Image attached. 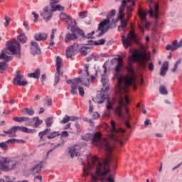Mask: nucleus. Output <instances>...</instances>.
I'll return each instance as SVG.
<instances>
[{"instance_id":"1","label":"nucleus","mask_w":182,"mask_h":182,"mask_svg":"<svg viewBox=\"0 0 182 182\" xmlns=\"http://www.w3.org/2000/svg\"><path fill=\"white\" fill-rule=\"evenodd\" d=\"M113 60L115 63H117L115 68V77L118 82V92L121 90L125 92H129V86H133V90H136L137 89V85H136L137 75H136V73L132 65L127 67V74L123 77L120 75V72L123 69V60L119 58H114Z\"/></svg>"},{"instance_id":"2","label":"nucleus","mask_w":182,"mask_h":182,"mask_svg":"<svg viewBox=\"0 0 182 182\" xmlns=\"http://www.w3.org/2000/svg\"><path fill=\"white\" fill-rule=\"evenodd\" d=\"M95 167H96V176H92L93 182L97 181L98 179L102 182H114L113 176H109L107 178H105L106 174H107L110 170H109V167H107L106 164H102V163L99 161L97 156H93L91 159V163L88 161V166L83 168V171L87 176L89 171H90L92 168H95Z\"/></svg>"},{"instance_id":"3","label":"nucleus","mask_w":182,"mask_h":182,"mask_svg":"<svg viewBox=\"0 0 182 182\" xmlns=\"http://www.w3.org/2000/svg\"><path fill=\"white\" fill-rule=\"evenodd\" d=\"M89 64H85L84 65V70H81L80 71V75H81V77L75 78L74 80H68L67 84L73 85L75 82H77V83H80L81 85H83V86L89 87V86H90V79L91 82H93V80H95V79H96V77L97 76V70L94 69L93 72L95 73V75H90V73H89Z\"/></svg>"},{"instance_id":"4","label":"nucleus","mask_w":182,"mask_h":182,"mask_svg":"<svg viewBox=\"0 0 182 182\" xmlns=\"http://www.w3.org/2000/svg\"><path fill=\"white\" fill-rule=\"evenodd\" d=\"M127 93H129V92H124L123 90L118 91V95L119 96L118 101L119 105L115 109V113L121 120H126V119L128 120L130 119V114H129V109H127V107L125 108L126 116L123 115L122 113V107H126V105H129V103H130Z\"/></svg>"},{"instance_id":"5","label":"nucleus","mask_w":182,"mask_h":182,"mask_svg":"<svg viewBox=\"0 0 182 182\" xmlns=\"http://www.w3.org/2000/svg\"><path fill=\"white\" fill-rule=\"evenodd\" d=\"M91 141L98 147H100V149L105 150L108 154H110L114 149L113 144H110L109 139H102V133L99 132L91 134Z\"/></svg>"},{"instance_id":"6","label":"nucleus","mask_w":182,"mask_h":182,"mask_svg":"<svg viewBox=\"0 0 182 182\" xmlns=\"http://www.w3.org/2000/svg\"><path fill=\"white\" fill-rule=\"evenodd\" d=\"M126 5H127V1L126 0H123L119 9V16L116 18L115 21L112 19L113 23H117V21L121 20L120 26L122 29H126V28H127V22H129V20L127 19L122 20L123 18H124V9H126Z\"/></svg>"},{"instance_id":"7","label":"nucleus","mask_w":182,"mask_h":182,"mask_svg":"<svg viewBox=\"0 0 182 182\" xmlns=\"http://www.w3.org/2000/svg\"><path fill=\"white\" fill-rule=\"evenodd\" d=\"M18 166V163L14 161L11 158H1L0 160V169L3 171H11L14 170Z\"/></svg>"},{"instance_id":"8","label":"nucleus","mask_w":182,"mask_h":182,"mask_svg":"<svg viewBox=\"0 0 182 182\" xmlns=\"http://www.w3.org/2000/svg\"><path fill=\"white\" fill-rule=\"evenodd\" d=\"M123 46L127 49L129 46H132V43H134V42H139V36L134 33V30L129 31L127 37L124 36H122V38Z\"/></svg>"},{"instance_id":"9","label":"nucleus","mask_w":182,"mask_h":182,"mask_svg":"<svg viewBox=\"0 0 182 182\" xmlns=\"http://www.w3.org/2000/svg\"><path fill=\"white\" fill-rule=\"evenodd\" d=\"M7 49L12 53V55H17L18 58L21 56V44L18 41L13 40L11 41H8L7 43Z\"/></svg>"},{"instance_id":"10","label":"nucleus","mask_w":182,"mask_h":182,"mask_svg":"<svg viewBox=\"0 0 182 182\" xmlns=\"http://www.w3.org/2000/svg\"><path fill=\"white\" fill-rule=\"evenodd\" d=\"M159 6H158V4L153 3V1L151 0L148 14H149V16L154 18V19L155 20V23H157V22H159V19H160V11H159Z\"/></svg>"},{"instance_id":"11","label":"nucleus","mask_w":182,"mask_h":182,"mask_svg":"<svg viewBox=\"0 0 182 182\" xmlns=\"http://www.w3.org/2000/svg\"><path fill=\"white\" fill-rule=\"evenodd\" d=\"M134 60L141 62L143 66H146V60H150V55L146 53H140L139 50H135L132 54Z\"/></svg>"},{"instance_id":"12","label":"nucleus","mask_w":182,"mask_h":182,"mask_svg":"<svg viewBox=\"0 0 182 182\" xmlns=\"http://www.w3.org/2000/svg\"><path fill=\"white\" fill-rule=\"evenodd\" d=\"M62 58L60 57H57L56 58V73L55 74V78H54V86H58V84L59 83V80H60V76L63 75V73H60V68H62Z\"/></svg>"},{"instance_id":"13","label":"nucleus","mask_w":182,"mask_h":182,"mask_svg":"<svg viewBox=\"0 0 182 182\" xmlns=\"http://www.w3.org/2000/svg\"><path fill=\"white\" fill-rule=\"evenodd\" d=\"M110 23V20L109 18L103 20L101 23H99L98 29L96 31L97 37L100 38L103 36L107 31H109V26L107 27L106 31H105V26Z\"/></svg>"},{"instance_id":"14","label":"nucleus","mask_w":182,"mask_h":182,"mask_svg":"<svg viewBox=\"0 0 182 182\" xmlns=\"http://www.w3.org/2000/svg\"><path fill=\"white\" fill-rule=\"evenodd\" d=\"M110 23V20L109 18L103 20L101 23H99L98 29L96 31L97 37L100 38L103 36L107 31H109V26L107 27L106 31H105V26Z\"/></svg>"},{"instance_id":"15","label":"nucleus","mask_w":182,"mask_h":182,"mask_svg":"<svg viewBox=\"0 0 182 182\" xmlns=\"http://www.w3.org/2000/svg\"><path fill=\"white\" fill-rule=\"evenodd\" d=\"M40 15L46 22H49L53 16V10L50 6H47L40 12Z\"/></svg>"},{"instance_id":"16","label":"nucleus","mask_w":182,"mask_h":182,"mask_svg":"<svg viewBox=\"0 0 182 182\" xmlns=\"http://www.w3.org/2000/svg\"><path fill=\"white\" fill-rule=\"evenodd\" d=\"M80 49L79 44L75 43L73 45L68 47L66 50V58H73L77 54V50Z\"/></svg>"},{"instance_id":"17","label":"nucleus","mask_w":182,"mask_h":182,"mask_svg":"<svg viewBox=\"0 0 182 182\" xmlns=\"http://www.w3.org/2000/svg\"><path fill=\"white\" fill-rule=\"evenodd\" d=\"M16 73V76L13 80L14 84L17 85V86H26V85H28V81L23 80V75H21V71L17 70Z\"/></svg>"},{"instance_id":"18","label":"nucleus","mask_w":182,"mask_h":182,"mask_svg":"<svg viewBox=\"0 0 182 182\" xmlns=\"http://www.w3.org/2000/svg\"><path fill=\"white\" fill-rule=\"evenodd\" d=\"M76 21H71V25L70 24V28L71 32H73L75 35H80L82 38H85V32L83 30L76 27Z\"/></svg>"},{"instance_id":"19","label":"nucleus","mask_w":182,"mask_h":182,"mask_svg":"<svg viewBox=\"0 0 182 182\" xmlns=\"http://www.w3.org/2000/svg\"><path fill=\"white\" fill-rule=\"evenodd\" d=\"M30 52L32 55H41V48L36 41H31Z\"/></svg>"},{"instance_id":"20","label":"nucleus","mask_w":182,"mask_h":182,"mask_svg":"<svg viewBox=\"0 0 182 182\" xmlns=\"http://www.w3.org/2000/svg\"><path fill=\"white\" fill-rule=\"evenodd\" d=\"M69 154L70 157H77L80 154V147L77 145L69 147Z\"/></svg>"},{"instance_id":"21","label":"nucleus","mask_w":182,"mask_h":182,"mask_svg":"<svg viewBox=\"0 0 182 182\" xmlns=\"http://www.w3.org/2000/svg\"><path fill=\"white\" fill-rule=\"evenodd\" d=\"M182 46V39L180 41L179 43L178 41H177V40H175L173 41L172 45H168L166 47V50H172V52H173V50H177V49H178V48H181Z\"/></svg>"},{"instance_id":"22","label":"nucleus","mask_w":182,"mask_h":182,"mask_svg":"<svg viewBox=\"0 0 182 182\" xmlns=\"http://www.w3.org/2000/svg\"><path fill=\"white\" fill-rule=\"evenodd\" d=\"M16 132H21V127L15 126L11 127L8 131H4L6 134H9V137H16Z\"/></svg>"},{"instance_id":"23","label":"nucleus","mask_w":182,"mask_h":182,"mask_svg":"<svg viewBox=\"0 0 182 182\" xmlns=\"http://www.w3.org/2000/svg\"><path fill=\"white\" fill-rule=\"evenodd\" d=\"M103 68V74H102L101 76V82L103 86H107V83H109V78H107V75L106 73H107V67H106V64H104L102 65Z\"/></svg>"},{"instance_id":"24","label":"nucleus","mask_w":182,"mask_h":182,"mask_svg":"<svg viewBox=\"0 0 182 182\" xmlns=\"http://www.w3.org/2000/svg\"><path fill=\"white\" fill-rule=\"evenodd\" d=\"M34 39L38 42L46 41L48 39V34L45 33H38L34 35Z\"/></svg>"},{"instance_id":"25","label":"nucleus","mask_w":182,"mask_h":182,"mask_svg":"<svg viewBox=\"0 0 182 182\" xmlns=\"http://www.w3.org/2000/svg\"><path fill=\"white\" fill-rule=\"evenodd\" d=\"M77 38V35L75 34L74 32H72V33H68L65 35V41L66 43H69V42H70L72 41H76Z\"/></svg>"},{"instance_id":"26","label":"nucleus","mask_w":182,"mask_h":182,"mask_svg":"<svg viewBox=\"0 0 182 182\" xmlns=\"http://www.w3.org/2000/svg\"><path fill=\"white\" fill-rule=\"evenodd\" d=\"M168 61H165L162 64L160 70V76H166V73H167V70H168Z\"/></svg>"},{"instance_id":"27","label":"nucleus","mask_w":182,"mask_h":182,"mask_svg":"<svg viewBox=\"0 0 182 182\" xmlns=\"http://www.w3.org/2000/svg\"><path fill=\"white\" fill-rule=\"evenodd\" d=\"M111 132H114V133H124L126 132V129H123L122 128L117 129L116 128V122H114V120H112L111 121Z\"/></svg>"},{"instance_id":"28","label":"nucleus","mask_w":182,"mask_h":182,"mask_svg":"<svg viewBox=\"0 0 182 182\" xmlns=\"http://www.w3.org/2000/svg\"><path fill=\"white\" fill-rule=\"evenodd\" d=\"M138 16H139L141 22H146V21H147V12H146L141 8H139L138 10Z\"/></svg>"},{"instance_id":"29","label":"nucleus","mask_w":182,"mask_h":182,"mask_svg":"<svg viewBox=\"0 0 182 182\" xmlns=\"http://www.w3.org/2000/svg\"><path fill=\"white\" fill-rule=\"evenodd\" d=\"M60 19H61L62 21H66L67 23H69V25H72V21H75L70 19V18L63 12L60 13ZM70 27V26H69L68 28L69 29Z\"/></svg>"},{"instance_id":"30","label":"nucleus","mask_w":182,"mask_h":182,"mask_svg":"<svg viewBox=\"0 0 182 182\" xmlns=\"http://www.w3.org/2000/svg\"><path fill=\"white\" fill-rule=\"evenodd\" d=\"M0 59H4L6 62H11L12 57L6 55V49H4L1 53H0Z\"/></svg>"},{"instance_id":"31","label":"nucleus","mask_w":182,"mask_h":182,"mask_svg":"<svg viewBox=\"0 0 182 182\" xmlns=\"http://www.w3.org/2000/svg\"><path fill=\"white\" fill-rule=\"evenodd\" d=\"M79 85V82L77 81H74L73 85H71L70 87V93L73 95V96L77 95V85Z\"/></svg>"},{"instance_id":"32","label":"nucleus","mask_w":182,"mask_h":182,"mask_svg":"<svg viewBox=\"0 0 182 182\" xmlns=\"http://www.w3.org/2000/svg\"><path fill=\"white\" fill-rule=\"evenodd\" d=\"M42 171V166L40 164H37L31 168V174L33 176H36V174H39Z\"/></svg>"},{"instance_id":"33","label":"nucleus","mask_w":182,"mask_h":182,"mask_svg":"<svg viewBox=\"0 0 182 182\" xmlns=\"http://www.w3.org/2000/svg\"><path fill=\"white\" fill-rule=\"evenodd\" d=\"M28 77H33V79H39L41 76V69L36 68L35 72L28 74Z\"/></svg>"},{"instance_id":"34","label":"nucleus","mask_w":182,"mask_h":182,"mask_svg":"<svg viewBox=\"0 0 182 182\" xmlns=\"http://www.w3.org/2000/svg\"><path fill=\"white\" fill-rule=\"evenodd\" d=\"M51 8L53 9V12H56V11L63 12V11H65V7L60 4H55V6H53Z\"/></svg>"},{"instance_id":"35","label":"nucleus","mask_w":182,"mask_h":182,"mask_svg":"<svg viewBox=\"0 0 182 182\" xmlns=\"http://www.w3.org/2000/svg\"><path fill=\"white\" fill-rule=\"evenodd\" d=\"M79 50L82 55H86L87 53H90V48L87 46H82L80 48H79Z\"/></svg>"},{"instance_id":"36","label":"nucleus","mask_w":182,"mask_h":182,"mask_svg":"<svg viewBox=\"0 0 182 182\" xmlns=\"http://www.w3.org/2000/svg\"><path fill=\"white\" fill-rule=\"evenodd\" d=\"M42 124V120L39 119V117H36L33 118V127L36 128L39 127Z\"/></svg>"},{"instance_id":"37","label":"nucleus","mask_w":182,"mask_h":182,"mask_svg":"<svg viewBox=\"0 0 182 182\" xmlns=\"http://www.w3.org/2000/svg\"><path fill=\"white\" fill-rule=\"evenodd\" d=\"M8 68H9V65L7 63H0V73H3Z\"/></svg>"},{"instance_id":"38","label":"nucleus","mask_w":182,"mask_h":182,"mask_svg":"<svg viewBox=\"0 0 182 182\" xmlns=\"http://www.w3.org/2000/svg\"><path fill=\"white\" fill-rule=\"evenodd\" d=\"M116 103L115 98H112V101L111 102L109 100H107V110H113V107L112 105H114Z\"/></svg>"},{"instance_id":"39","label":"nucleus","mask_w":182,"mask_h":182,"mask_svg":"<svg viewBox=\"0 0 182 182\" xmlns=\"http://www.w3.org/2000/svg\"><path fill=\"white\" fill-rule=\"evenodd\" d=\"M21 132L23 133H31L33 134V133H36V129H28L26 127H21Z\"/></svg>"},{"instance_id":"40","label":"nucleus","mask_w":182,"mask_h":182,"mask_svg":"<svg viewBox=\"0 0 182 182\" xmlns=\"http://www.w3.org/2000/svg\"><path fill=\"white\" fill-rule=\"evenodd\" d=\"M49 132H50V129H46L43 132H40L38 133V137H40V140H42V139H43V136H46Z\"/></svg>"},{"instance_id":"41","label":"nucleus","mask_w":182,"mask_h":182,"mask_svg":"<svg viewBox=\"0 0 182 182\" xmlns=\"http://www.w3.org/2000/svg\"><path fill=\"white\" fill-rule=\"evenodd\" d=\"M18 40L21 43H25L26 42V36H25V33H21L19 36H18Z\"/></svg>"},{"instance_id":"42","label":"nucleus","mask_w":182,"mask_h":182,"mask_svg":"<svg viewBox=\"0 0 182 182\" xmlns=\"http://www.w3.org/2000/svg\"><path fill=\"white\" fill-rule=\"evenodd\" d=\"M13 120L17 123H22V122H25V120H26V117H16L13 118Z\"/></svg>"},{"instance_id":"43","label":"nucleus","mask_w":182,"mask_h":182,"mask_svg":"<svg viewBox=\"0 0 182 182\" xmlns=\"http://www.w3.org/2000/svg\"><path fill=\"white\" fill-rule=\"evenodd\" d=\"M24 122H26V123H25L26 126H33V118L30 119L28 117H26V120H24Z\"/></svg>"},{"instance_id":"44","label":"nucleus","mask_w":182,"mask_h":182,"mask_svg":"<svg viewBox=\"0 0 182 182\" xmlns=\"http://www.w3.org/2000/svg\"><path fill=\"white\" fill-rule=\"evenodd\" d=\"M82 140L85 141H92V134H86L84 136H82Z\"/></svg>"},{"instance_id":"45","label":"nucleus","mask_w":182,"mask_h":182,"mask_svg":"<svg viewBox=\"0 0 182 182\" xmlns=\"http://www.w3.org/2000/svg\"><path fill=\"white\" fill-rule=\"evenodd\" d=\"M58 136H60V134L59 133V132H53L50 133V135H48L47 137L48 139H55V137H58Z\"/></svg>"},{"instance_id":"46","label":"nucleus","mask_w":182,"mask_h":182,"mask_svg":"<svg viewBox=\"0 0 182 182\" xmlns=\"http://www.w3.org/2000/svg\"><path fill=\"white\" fill-rule=\"evenodd\" d=\"M181 61H182V58H180L175 63L173 68L171 69V72L174 73V72L177 70V68H178V65L181 63Z\"/></svg>"},{"instance_id":"47","label":"nucleus","mask_w":182,"mask_h":182,"mask_svg":"<svg viewBox=\"0 0 182 182\" xmlns=\"http://www.w3.org/2000/svg\"><path fill=\"white\" fill-rule=\"evenodd\" d=\"M159 92L161 95H167L168 92H167V89H166V87L164 85H161L159 87Z\"/></svg>"},{"instance_id":"48","label":"nucleus","mask_w":182,"mask_h":182,"mask_svg":"<svg viewBox=\"0 0 182 182\" xmlns=\"http://www.w3.org/2000/svg\"><path fill=\"white\" fill-rule=\"evenodd\" d=\"M27 113V114H29V116H33L35 114V111L33 109H31L29 108H26L23 109V112Z\"/></svg>"},{"instance_id":"49","label":"nucleus","mask_w":182,"mask_h":182,"mask_svg":"<svg viewBox=\"0 0 182 182\" xmlns=\"http://www.w3.org/2000/svg\"><path fill=\"white\" fill-rule=\"evenodd\" d=\"M68 122H70V118L69 115H65L62 121H60V123L61 124H65V123H68Z\"/></svg>"},{"instance_id":"50","label":"nucleus","mask_w":182,"mask_h":182,"mask_svg":"<svg viewBox=\"0 0 182 182\" xmlns=\"http://www.w3.org/2000/svg\"><path fill=\"white\" fill-rule=\"evenodd\" d=\"M8 142L6 141L5 142H1L0 143V149H2V150H8Z\"/></svg>"},{"instance_id":"51","label":"nucleus","mask_w":182,"mask_h":182,"mask_svg":"<svg viewBox=\"0 0 182 182\" xmlns=\"http://www.w3.org/2000/svg\"><path fill=\"white\" fill-rule=\"evenodd\" d=\"M132 12H133V8H132L130 6L127 7V16H128L127 20L128 21H129V19H130Z\"/></svg>"},{"instance_id":"52","label":"nucleus","mask_w":182,"mask_h":182,"mask_svg":"<svg viewBox=\"0 0 182 182\" xmlns=\"http://www.w3.org/2000/svg\"><path fill=\"white\" fill-rule=\"evenodd\" d=\"M60 0H50V7L53 8V6H56V4H59Z\"/></svg>"},{"instance_id":"53","label":"nucleus","mask_w":182,"mask_h":182,"mask_svg":"<svg viewBox=\"0 0 182 182\" xmlns=\"http://www.w3.org/2000/svg\"><path fill=\"white\" fill-rule=\"evenodd\" d=\"M107 99V95H103L101 96V100L100 101H97L98 105H102L105 102V100Z\"/></svg>"},{"instance_id":"54","label":"nucleus","mask_w":182,"mask_h":182,"mask_svg":"<svg viewBox=\"0 0 182 182\" xmlns=\"http://www.w3.org/2000/svg\"><path fill=\"white\" fill-rule=\"evenodd\" d=\"M79 95L81 97L85 96V89L82 87H78Z\"/></svg>"},{"instance_id":"55","label":"nucleus","mask_w":182,"mask_h":182,"mask_svg":"<svg viewBox=\"0 0 182 182\" xmlns=\"http://www.w3.org/2000/svg\"><path fill=\"white\" fill-rule=\"evenodd\" d=\"M52 118H48L46 120V126L47 127H50L52 126Z\"/></svg>"},{"instance_id":"56","label":"nucleus","mask_w":182,"mask_h":182,"mask_svg":"<svg viewBox=\"0 0 182 182\" xmlns=\"http://www.w3.org/2000/svg\"><path fill=\"white\" fill-rule=\"evenodd\" d=\"M87 16V11H82L80 13V18L81 19H85Z\"/></svg>"},{"instance_id":"57","label":"nucleus","mask_w":182,"mask_h":182,"mask_svg":"<svg viewBox=\"0 0 182 182\" xmlns=\"http://www.w3.org/2000/svg\"><path fill=\"white\" fill-rule=\"evenodd\" d=\"M148 68L151 72H153L154 70V64H153V63H149L148 65Z\"/></svg>"},{"instance_id":"58","label":"nucleus","mask_w":182,"mask_h":182,"mask_svg":"<svg viewBox=\"0 0 182 182\" xmlns=\"http://www.w3.org/2000/svg\"><path fill=\"white\" fill-rule=\"evenodd\" d=\"M105 43H106V40H105V39H100L96 43V45H105Z\"/></svg>"},{"instance_id":"59","label":"nucleus","mask_w":182,"mask_h":182,"mask_svg":"<svg viewBox=\"0 0 182 182\" xmlns=\"http://www.w3.org/2000/svg\"><path fill=\"white\" fill-rule=\"evenodd\" d=\"M100 117V114H99V112H95L92 115V119H94L95 120H96L97 119H99Z\"/></svg>"},{"instance_id":"60","label":"nucleus","mask_w":182,"mask_h":182,"mask_svg":"<svg viewBox=\"0 0 182 182\" xmlns=\"http://www.w3.org/2000/svg\"><path fill=\"white\" fill-rule=\"evenodd\" d=\"M32 15H33V16L35 18L34 22H38V18H39V14H36V12H35V11H33Z\"/></svg>"},{"instance_id":"61","label":"nucleus","mask_w":182,"mask_h":182,"mask_svg":"<svg viewBox=\"0 0 182 182\" xmlns=\"http://www.w3.org/2000/svg\"><path fill=\"white\" fill-rule=\"evenodd\" d=\"M6 23H4L5 26H8L9 25V22H11V18L9 16L5 17Z\"/></svg>"},{"instance_id":"62","label":"nucleus","mask_w":182,"mask_h":182,"mask_svg":"<svg viewBox=\"0 0 182 182\" xmlns=\"http://www.w3.org/2000/svg\"><path fill=\"white\" fill-rule=\"evenodd\" d=\"M60 136L61 137H69V133L67 131H63Z\"/></svg>"},{"instance_id":"63","label":"nucleus","mask_w":182,"mask_h":182,"mask_svg":"<svg viewBox=\"0 0 182 182\" xmlns=\"http://www.w3.org/2000/svg\"><path fill=\"white\" fill-rule=\"evenodd\" d=\"M41 80L42 85H45V80H46V74H43Z\"/></svg>"},{"instance_id":"64","label":"nucleus","mask_w":182,"mask_h":182,"mask_svg":"<svg viewBox=\"0 0 182 182\" xmlns=\"http://www.w3.org/2000/svg\"><path fill=\"white\" fill-rule=\"evenodd\" d=\"M75 127L77 129V133H80V132H82V129H80V124H79V123L75 124Z\"/></svg>"}]
</instances>
